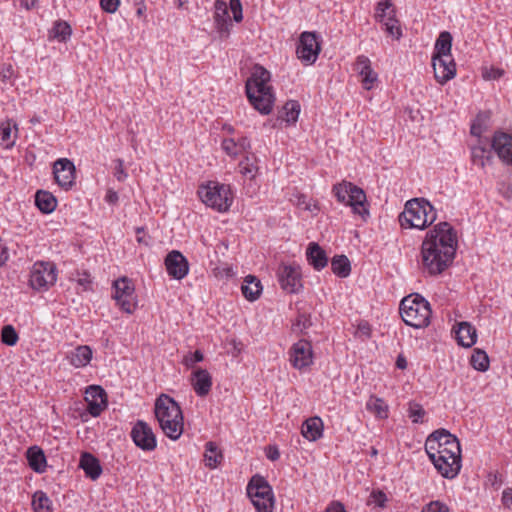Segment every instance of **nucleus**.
Listing matches in <instances>:
<instances>
[{
  "mask_svg": "<svg viewBox=\"0 0 512 512\" xmlns=\"http://www.w3.org/2000/svg\"><path fill=\"white\" fill-rule=\"evenodd\" d=\"M26 457L30 468L36 473H44L47 460L44 451L38 446H31L26 451Z\"/></svg>",
  "mask_w": 512,
  "mask_h": 512,
  "instance_id": "26",
  "label": "nucleus"
},
{
  "mask_svg": "<svg viewBox=\"0 0 512 512\" xmlns=\"http://www.w3.org/2000/svg\"><path fill=\"white\" fill-rule=\"evenodd\" d=\"M491 147L497 156L506 164L512 165V135L496 131L491 139Z\"/></svg>",
  "mask_w": 512,
  "mask_h": 512,
  "instance_id": "19",
  "label": "nucleus"
},
{
  "mask_svg": "<svg viewBox=\"0 0 512 512\" xmlns=\"http://www.w3.org/2000/svg\"><path fill=\"white\" fill-rule=\"evenodd\" d=\"M437 472L444 478L454 479L462 467L461 457H448V455H436L435 460H430Z\"/></svg>",
  "mask_w": 512,
  "mask_h": 512,
  "instance_id": "18",
  "label": "nucleus"
},
{
  "mask_svg": "<svg viewBox=\"0 0 512 512\" xmlns=\"http://www.w3.org/2000/svg\"><path fill=\"white\" fill-rule=\"evenodd\" d=\"M365 407L368 412L378 419H386L388 417L389 407L382 398L371 395Z\"/></svg>",
  "mask_w": 512,
  "mask_h": 512,
  "instance_id": "34",
  "label": "nucleus"
},
{
  "mask_svg": "<svg viewBox=\"0 0 512 512\" xmlns=\"http://www.w3.org/2000/svg\"><path fill=\"white\" fill-rule=\"evenodd\" d=\"M35 205L41 212L49 214L56 209L57 200L52 193L38 190L35 194Z\"/></svg>",
  "mask_w": 512,
  "mask_h": 512,
  "instance_id": "33",
  "label": "nucleus"
},
{
  "mask_svg": "<svg viewBox=\"0 0 512 512\" xmlns=\"http://www.w3.org/2000/svg\"><path fill=\"white\" fill-rule=\"evenodd\" d=\"M31 505L34 512H54L51 499L42 490H37L33 494Z\"/></svg>",
  "mask_w": 512,
  "mask_h": 512,
  "instance_id": "36",
  "label": "nucleus"
},
{
  "mask_svg": "<svg viewBox=\"0 0 512 512\" xmlns=\"http://www.w3.org/2000/svg\"><path fill=\"white\" fill-rule=\"evenodd\" d=\"M432 66L436 81L442 85L456 75V64L451 56H432Z\"/></svg>",
  "mask_w": 512,
  "mask_h": 512,
  "instance_id": "16",
  "label": "nucleus"
},
{
  "mask_svg": "<svg viewBox=\"0 0 512 512\" xmlns=\"http://www.w3.org/2000/svg\"><path fill=\"white\" fill-rule=\"evenodd\" d=\"M456 339L459 345L469 348L476 343V329L468 322H461L456 330Z\"/></svg>",
  "mask_w": 512,
  "mask_h": 512,
  "instance_id": "28",
  "label": "nucleus"
},
{
  "mask_svg": "<svg viewBox=\"0 0 512 512\" xmlns=\"http://www.w3.org/2000/svg\"><path fill=\"white\" fill-rule=\"evenodd\" d=\"M79 466L83 469L85 475L92 480L98 479L102 473L100 461L89 452L81 454Z\"/></svg>",
  "mask_w": 512,
  "mask_h": 512,
  "instance_id": "25",
  "label": "nucleus"
},
{
  "mask_svg": "<svg viewBox=\"0 0 512 512\" xmlns=\"http://www.w3.org/2000/svg\"><path fill=\"white\" fill-rule=\"evenodd\" d=\"M114 176L120 182L125 181V179L128 177V174L126 173L123 167V160L121 159L115 160Z\"/></svg>",
  "mask_w": 512,
  "mask_h": 512,
  "instance_id": "55",
  "label": "nucleus"
},
{
  "mask_svg": "<svg viewBox=\"0 0 512 512\" xmlns=\"http://www.w3.org/2000/svg\"><path fill=\"white\" fill-rule=\"evenodd\" d=\"M246 490L257 512H273V490L264 477L254 475L249 481Z\"/></svg>",
  "mask_w": 512,
  "mask_h": 512,
  "instance_id": "8",
  "label": "nucleus"
},
{
  "mask_svg": "<svg viewBox=\"0 0 512 512\" xmlns=\"http://www.w3.org/2000/svg\"><path fill=\"white\" fill-rule=\"evenodd\" d=\"M387 496L382 490H373L367 500L368 505H374L380 508H384L387 502Z\"/></svg>",
  "mask_w": 512,
  "mask_h": 512,
  "instance_id": "47",
  "label": "nucleus"
},
{
  "mask_svg": "<svg viewBox=\"0 0 512 512\" xmlns=\"http://www.w3.org/2000/svg\"><path fill=\"white\" fill-rule=\"evenodd\" d=\"M246 162H244L243 160H241L238 164V169H239V172L241 174H243L244 176H248L250 178H253L255 173H254V166L252 164H249L248 163V158L245 156L244 157Z\"/></svg>",
  "mask_w": 512,
  "mask_h": 512,
  "instance_id": "54",
  "label": "nucleus"
},
{
  "mask_svg": "<svg viewBox=\"0 0 512 512\" xmlns=\"http://www.w3.org/2000/svg\"><path fill=\"white\" fill-rule=\"evenodd\" d=\"M155 416L163 433L177 440L183 433V414L179 404L170 396L161 394L155 401Z\"/></svg>",
  "mask_w": 512,
  "mask_h": 512,
  "instance_id": "3",
  "label": "nucleus"
},
{
  "mask_svg": "<svg viewBox=\"0 0 512 512\" xmlns=\"http://www.w3.org/2000/svg\"><path fill=\"white\" fill-rule=\"evenodd\" d=\"M375 19L383 25L396 19V11L391 0H381L377 3Z\"/></svg>",
  "mask_w": 512,
  "mask_h": 512,
  "instance_id": "31",
  "label": "nucleus"
},
{
  "mask_svg": "<svg viewBox=\"0 0 512 512\" xmlns=\"http://www.w3.org/2000/svg\"><path fill=\"white\" fill-rule=\"evenodd\" d=\"M223 460L222 450L215 442L209 441L205 444L204 464L210 469L216 468Z\"/></svg>",
  "mask_w": 512,
  "mask_h": 512,
  "instance_id": "32",
  "label": "nucleus"
},
{
  "mask_svg": "<svg viewBox=\"0 0 512 512\" xmlns=\"http://www.w3.org/2000/svg\"><path fill=\"white\" fill-rule=\"evenodd\" d=\"M425 414L426 412L420 404L415 402L409 403L408 416L413 423H421Z\"/></svg>",
  "mask_w": 512,
  "mask_h": 512,
  "instance_id": "46",
  "label": "nucleus"
},
{
  "mask_svg": "<svg viewBox=\"0 0 512 512\" xmlns=\"http://www.w3.org/2000/svg\"><path fill=\"white\" fill-rule=\"evenodd\" d=\"M321 46L315 32H303L298 41L296 54L305 64H314L320 53Z\"/></svg>",
  "mask_w": 512,
  "mask_h": 512,
  "instance_id": "11",
  "label": "nucleus"
},
{
  "mask_svg": "<svg viewBox=\"0 0 512 512\" xmlns=\"http://www.w3.org/2000/svg\"><path fill=\"white\" fill-rule=\"evenodd\" d=\"M134 444L143 451H153L157 447L152 428L143 420H138L130 432Z\"/></svg>",
  "mask_w": 512,
  "mask_h": 512,
  "instance_id": "13",
  "label": "nucleus"
},
{
  "mask_svg": "<svg viewBox=\"0 0 512 512\" xmlns=\"http://www.w3.org/2000/svg\"><path fill=\"white\" fill-rule=\"evenodd\" d=\"M471 365L474 369L485 372L489 368V357L483 350H474L471 356Z\"/></svg>",
  "mask_w": 512,
  "mask_h": 512,
  "instance_id": "42",
  "label": "nucleus"
},
{
  "mask_svg": "<svg viewBox=\"0 0 512 512\" xmlns=\"http://www.w3.org/2000/svg\"><path fill=\"white\" fill-rule=\"evenodd\" d=\"M57 280L56 266L52 262L39 261L33 264L29 283L32 289L46 291Z\"/></svg>",
  "mask_w": 512,
  "mask_h": 512,
  "instance_id": "9",
  "label": "nucleus"
},
{
  "mask_svg": "<svg viewBox=\"0 0 512 512\" xmlns=\"http://www.w3.org/2000/svg\"><path fill=\"white\" fill-rule=\"evenodd\" d=\"M332 192L337 201L350 206L354 214L360 215L363 219L369 216L366 207V194L362 188L351 182L343 181L334 185Z\"/></svg>",
  "mask_w": 512,
  "mask_h": 512,
  "instance_id": "7",
  "label": "nucleus"
},
{
  "mask_svg": "<svg viewBox=\"0 0 512 512\" xmlns=\"http://www.w3.org/2000/svg\"><path fill=\"white\" fill-rule=\"evenodd\" d=\"M228 8L232 13V19L236 23L243 20V8L240 0H229V6L226 5V16L228 15Z\"/></svg>",
  "mask_w": 512,
  "mask_h": 512,
  "instance_id": "45",
  "label": "nucleus"
},
{
  "mask_svg": "<svg viewBox=\"0 0 512 512\" xmlns=\"http://www.w3.org/2000/svg\"><path fill=\"white\" fill-rule=\"evenodd\" d=\"M119 197H118V194L116 191H113V190H108L107 191V194L105 196V200L110 203V204H115L117 203Z\"/></svg>",
  "mask_w": 512,
  "mask_h": 512,
  "instance_id": "61",
  "label": "nucleus"
},
{
  "mask_svg": "<svg viewBox=\"0 0 512 512\" xmlns=\"http://www.w3.org/2000/svg\"><path fill=\"white\" fill-rule=\"evenodd\" d=\"M53 174L56 183L63 189H70L75 183V165L67 158H60L54 162Z\"/></svg>",
  "mask_w": 512,
  "mask_h": 512,
  "instance_id": "14",
  "label": "nucleus"
},
{
  "mask_svg": "<svg viewBox=\"0 0 512 512\" xmlns=\"http://www.w3.org/2000/svg\"><path fill=\"white\" fill-rule=\"evenodd\" d=\"M362 76V82L366 89H370L372 84L377 80V75L374 73L372 68L360 74Z\"/></svg>",
  "mask_w": 512,
  "mask_h": 512,
  "instance_id": "53",
  "label": "nucleus"
},
{
  "mask_svg": "<svg viewBox=\"0 0 512 512\" xmlns=\"http://www.w3.org/2000/svg\"><path fill=\"white\" fill-rule=\"evenodd\" d=\"M191 385L199 397L206 396L212 386V378L209 372L202 368H197L191 374Z\"/></svg>",
  "mask_w": 512,
  "mask_h": 512,
  "instance_id": "23",
  "label": "nucleus"
},
{
  "mask_svg": "<svg viewBox=\"0 0 512 512\" xmlns=\"http://www.w3.org/2000/svg\"><path fill=\"white\" fill-rule=\"evenodd\" d=\"M243 348V343L234 338L228 342L226 341V354H231L233 357H237L242 352Z\"/></svg>",
  "mask_w": 512,
  "mask_h": 512,
  "instance_id": "51",
  "label": "nucleus"
},
{
  "mask_svg": "<svg viewBox=\"0 0 512 512\" xmlns=\"http://www.w3.org/2000/svg\"><path fill=\"white\" fill-rule=\"evenodd\" d=\"M262 290L263 287L261 281L253 275L246 276L241 285V292L243 296L250 302L256 301L260 297Z\"/></svg>",
  "mask_w": 512,
  "mask_h": 512,
  "instance_id": "27",
  "label": "nucleus"
},
{
  "mask_svg": "<svg viewBox=\"0 0 512 512\" xmlns=\"http://www.w3.org/2000/svg\"><path fill=\"white\" fill-rule=\"evenodd\" d=\"M452 35L448 31L439 34L434 45L432 56H451Z\"/></svg>",
  "mask_w": 512,
  "mask_h": 512,
  "instance_id": "35",
  "label": "nucleus"
},
{
  "mask_svg": "<svg viewBox=\"0 0 512 512\" xmlns=\"http://www.w3.org/2000/svg\"><path fill=\"white\" fill-rule=\"evenodd\" d=\"M300 114V104L298 101L290 100L286 102L283 107L280 118L288 124H293L297 121Z\"/></svg>",
  "mask_w": 512,
  "mask_h": 512,
  "instance_id": "41",
  "label": "nucleus"
},
{
  "mask_svg": "<svg viewBox=\"0 0 512 512\" xmlns=\"http://www.w3.org/2000/svg\"><path fill=\"white\" fill-rule=\"evenodd\" d=\"M308 263L317 271L322 270L328 264L326 252L316 242L309 243L306 250Z\"/></svg>",
  "mask_w": 512,
  "mask_h": 512,
  "instance_id": "24",
  "label": "nucleus"
},
{
  "mask_svg": "<svg viewBox=\"0 0 512 512\" xmlns=\"http://www.w3.org/2000/svg\"><path fill=\"white\" fill-rule=\"evenodd\" d=\"M396 367L400 370L407 368V360L403 354H399L396 359Z\"/></svg>",
  "mask_w": 512,
  "mask_h": 512,
  "instance_id": "63",
  "label": "nucleus"
},
{
  "mask_svg": "<svg viewBox=\"0 0 512 512\" xmlns=\"http://www.w3.org/2000/svg\"><path fill=\"white\" fill-rule=\"evenodd\" d=\"M12 128L15 129V138L17 137V124L12 120L8 119L0 124V140L4 144L6 149H10L15 145V140L10 141Z\"/></svg>",
  "mask_w": 512,
  "mask_h": 512,
  "instance_id": "40",
  "label": "nucleus"
},
{
  "mask_svg": "<svg viewBox=\"0 0 512 512\" xmlns=\"http://www.w3.org/2000/svg\"><path fill=\"white\" fill-rule=\"evenodd\" d=\"M248 148H250V142L247 138L241 137L236 141L234 138L226 137V155L237 157L246 153Z\"/></svg>",
  "mask_w": 512,
  "mask_h": 512,
  "instance_id": "37",
  "label": "nucleus"
},
{
  "mask_svg": "<svg viewBox=\"0 0 512 512\" xmlns=\"http://www.w3.org/2000/svg\"><path fill=\"white\" fill-rule=\"evenodd\" d=\"M489 121H490V112H488V111L479 112L471 124V128H470L471 135L477 137L478 139H482L481 135L484 131H486L488 129Z\"/></svg>",
  "mask_w": 512,
  "mask_h": 512,
  "instance_id": "39",
  "label": "nucleus"
},
{
  "mask_svg": "<svg viewBox=\"0 0 512 512\" xmlns=\"http://www.w3.org/2000/svg\"><path fill=\"white\" fill-rule=\"evenodd\" d=\"M203 359V353L200 350H196L184 357L183 364L188 368H192L196 363L203 361Z\"/></svg>",
  "mask_w": 512,
  "mask_h": 512,
  "instance_id": "52",
  "label": "nucleus"
},
{
  "mask_svg": "<svg viewBox=\"0 0 512 512\" xmlns=\"http://www.w3.org/2000/svg\"><path fill=\"white\" fill-rule=\"evenodd\" d=\"M215 24L220 34L224 31V1L216 0L215 2Z\"/></svg>",
  "mask_w": 512,
  "mask_h": 512,
  "instance_id": "48",
  "label": "nucleus"
},
{
  "mask_svg": "<svg viewBox=\"0 0 512 512\" xmlns=\"http://www.w3.org/2000/svg\"><path fill=\"white\" fill-rule=\"evenodd\" d=\"M113 298L122 311L132 314L136 308L135 286L127 277H121L113 283Z\"/></svg>",
  "mask_w": 512,
  "mask_h": 512,
  "instance_id": "10",
  "label": "nucleus"
},
{
  "mask_svg": "<svg viewBox=\"0 0 512 512\" xmlns=\"http://www.w3.org/2000/svg\"><path fill=\"white\" fill-rule=\"evenodd\" d=\"M502 503L505 507H512V488H506L502 493Z\"/></svg>",
  "mask_w": 512,
  "mask_h": 512,
  "instance_id": "59",
  "label": "nucleus"
},
{
  "mask_svg": "<svg viewBox=\"0 0 512 512\" xmlns=\"http://www.w3.org/2000/svg\"><path fill=\"white\" fill-rule=\"evenodd\" d=\"M120 5V0H100L101 8L107 13H114Z\"/></svg>",
  "mask_w": 512,
  "mask_h": 512,
  "instance_id": "57",
  "label": "nucleus"
},
{
  "mask_svg": "<svg viewBox=\"0 0 512 512\" xmlns=\"http://www.w3.org/2000/svg\"><path fill=\"white\" fill-rule=\"evenodd\" d=\"M421 512H450L446 504L436 500L430 501L422 507Z\"/></svg>",
  "mask_w": 512,
  "mask_h": 512,
  "instance_id": "50",
  "label": "nucleus"
},
{
  "mask_svg": "<svg viewBox=\"0 0 512 512\" xmlns=\"http://www.w3.org/2000/svg\"><path fill=\"white\" fill-rule=\"evenodd\" d=\"M359 331L366 337L370 336V327L368 324H360L358 327Z\"/></svg>",
  "mask_w": 512,
  "mask_h": 512,
  "instance_id": "64",
  "label": "nucleus"
},
{
  "mask_svg": "<svg viewBox=\"0 0 512 512\" xmlns=\"http://www.w3.org/2000/svg\"><path fill=\"white\" fill-rule=\"evenodd\" d=\"M52 33L54 38L60 42H65L71 36L72 29L67 22L59 20L54 23Z\"/></svg>",
  "mask_w": 512,
  "mask_h": 512,
  "instance_id": "43",
  "label": "nucleus"
},
{
  "mask_svg": "<svg viewBox=\"0 0 512 512\" xmlns=\"http://www.w3.org/2000/svg\"><path fill=\"white\" fill-rule=\"evenodd\" d=\"M491 141L487 138L478 139V143L471 147V161L474 165L484 168L487 164H490L493 160V149Z\"/></svg>",
  "mask_w": 512,
  "mask_h": 512,
  "instance_id": "22",
  "label": "nucleus"
},
{
  "mask_svg": "<svg viewBox=\"0 0 512 512\" xmlns=\"http://www.w3.org/2000/svg\"><path fill=\"white\" fill-rule=\"evenodd\" d=\"M68 359L76 368L85 367L92 359V349L87 345L77 346L69 353Z\"/></svg>",
  "mask_w": 512,
  "mask_h": 512,
  "instance_id": "29",
  "label": "nucleus"
},
{
  "mask_svg": "<svg viewBox=\"0 0 512 512\" xmlns=\"http://www.w3.org/2000/svg\"><path fill=\"white\" fill-rule=\"evenodd\" d=\"M277 278L281 288L287 293H298L302 288L300 267L281 264L277 269Z\"/></svg>",
  "mask_w": 512,
  "mask_h": 512,
  "instance_id": "12",
  "label": "nucleus"
},
{
  "mask_svg": "<svg viewBox=\"0 0 512 512\" xmlns=\"http://www.w3.org/2000/svg\"><path fill=\"white\" fill-rule=\"evenodd\" d=\"M136 234H137V241L141 244L148 245L149 241L146 239L144 235V228L143 227H137L136 228Z\"/></svg>",
  "mask_w": 512,
  "mask_h": 512,
  "instance_id": "62",
  "label": "nucleus"
},
{
  "mask_svg": "<svg viewBox=\"0 0 512 512\" xmlns=\"http://www.w3.org/2000/svg\"><path fill=\"white\" fill-rule=\"evenodd\" d=\"M437 219V212L425 198H413L406 202L404 211L399 215L402 228L424 230Z\"/></svg>",
  "mask_w": 512,
  "mask_h": 512,
  "instance_id": "4",
  "label": "nucleus"
},
{
  "mask_svg": "<svg viewBox=\"0 0 512 512\" xmlns=\"http://www.w3.org/2000/svg\"><path fill=\"white\" fill-rule=\"evenodd\" d=\"M290 361L299 370L310 366L313 363L311 343L304 339L294 343L290 351Z\"/></svg>",
  "mask_w": 512,
  "mask_h": 512,
  "instance_id": "15",
  "label": "nucleus"
},
{
  "mask_svg": "<svg viewBox=\"0 0 512 512\" xmlns=\"http://www.w3.org/2000/svg\"><path fill=\"white\" fill-rule=\"evenodd\" d=\"M223 185L217 182H209L207 185L199 187L198 195L201 201L219 212L223 211V198L221 195V189Z\"/></svg>",
  "mask_w": 512,
  "mask_h": 512,
  "instance_id": "17",
  "label": "nucleus"
},
{
  "mask_svg": "<svg viewBox=\"0 0 512 512\" xmlns=\"http://www.w3.org/2000/svg\"><path fill=\"white\" fill-rule=\"evenodd\" d=\"M19 340L18 333L13 325H4L1 329V341L7 346H15Z\"/></svg>",
  "mask_w": 512,
  "mask_h": 512,
  "instance_id": "44",
  "label": "nucleus"
},
{
  "mask_svg": "<svg viewBox=\"0 0 512 512\" xmlns=\"http://www.w3.org/2000/svg\"><path fill=\"white\" fill-rule=\"evenodd\" d=\"M165 266L168 275L177 280L183 279L189 271L187 259L177 250H172L167 254Z\"/></svg>",
  "mask_w": 512,
  "mask_h": 512,
  "instance_id": "20",
  "label": "nucleus"
},
{
  "mask_svg": "<svg viewBox=\"0 0 512 512\" xmlns=\"http://www.w3.org/2000/svg\"><path fill=\"white\" fill-rule=\"evenodd\" d=\"M87 411L97 417L107 407L106 392L100 386H90L86 390Z\"/></svg>",
  "mask_w": 512,
  "mask_h": 512,
  "instance_id": "21",
  "label": "nucleus"
},
{
  "mask_svg": "<svg viewBox=\"0 0 512 512\" xmlns=\"http://www.w3.org/2000/svg\"><path fill=\"white\" fill-rule=\"evenodd\" d=\"M383 26L385 27L386 33L395 38L396 40H399L402 37V29L397 19L390 22H386V24Z\"/></svg>",
  "mask_w": 512,
  "mask_h": 512,
  "instance_id": "49",
  "label": "nucleus"
},
{
  "mask_svg": "<svg viewBox=\"0 0 512 512\" xmlns=\"http://www.w3.org/2000/svg\"><path fill=\"white\" fill-rule=\"evenodd\" d=\"M331 269L340 278H346L351 272V264L347 256L335 255L331 260Z\"/></svg>",
  "mask_w": 512,
  "mask_h": 512,
  "instance_id": "38",
  "label": "nucleus"
},
{
  "mask_svg": "<svg viewBox=\"0 0 512 512\" xmlns=\"http://www.w3.org/2000/svg\"><path fill=\"white\" fill-rule=\"evenodd\" d=\"M457 233L448 222L430 229L421 245V269L429 276H438L452 265L457 250Z\"/></svg>",
  "mask_w": 512,
  "mask_h": 512,
  "instance_id": "1",
  "label": "nucleus"
},
{
  "mask_svg": "<svg viewBox=\"0 0 512 512\" xmlns=\"http://www.w3.org/2000/svg\"><path fill=\"white\" fill-rule=\"evenodd\" d=\"M266 457L271 461H276L280 457V452L277 446L269 445L266 448Z\"/></svg>",
  "mask_w": 512,
  "mask_h": 512,
  "instance_id": "58",
  "label": "nucleus"
},
{
  "mask_svg": "<svg viewBox=\"0 0 512 512\" xmlns=\"http://www.w3.org/2000/svg\"><path fill=\"white\" fill-rule=\"evenodd\" d=\"M326 512H346L344 506L339 502H334L328 506Z\"/></svg>",
  "mask_w": 512,
  "mask_h": 512,
  "instance_id": "60",
  "label": "nucleus"
},
{
  "mask_svg": "<svg viewBox=\"0 0 512 512\" xmlns=\"http://www.w3.org/2000/svg\"><path fill=\"white\" fill-rule=\"evenodd\" d=\"M431 308L429 302L419 294L404 297L400 303V315L408 326L424 328L430 323Z\"/></svg>",
  "mask_w": 512,
  "mask_h": 512,
  "instance_id": "5",
  "label": "nucleus"
},
{
  "mask_svg": "<svg viewBox=\"0 0 512 512\" xmlns=\"http://www.w3.org/2000/svg\"><path fill=\"white\" fill-rule=\"evenodd\" d=\"M425 452L430 460H435L436 455H448V457H461V447L458 438L446 429H438L432 432L425 441Z\"/></svg>",
  "mask_w": 512,
  "mask_h": 512,
  "instance_id": "6",
  "label": "nucleus"
},
{
  "mask_svg": "<svg viewBox=\"0 0 512 512\" xmlns=\"http://www.w3.org/2000/svg\"><path fill=\"white\" fill-rule=\"evenodd\" d=\"M371 68V62L368 57L361 55L357 57L356 60V70L359 74H362L363 72L367 71Z\"/></svg>",
  "mask_w": 512,
  "mask_h": 512,
  "instance_id": "56",
  "label": "nucleus"
},
{
  "mask_svg": "<svg viewBox=\"0 0 512 512\" xmlns=\"http://www.w3.org/2000/svg\"><path fill=\"white\" fill-rule=\"evenodd\" d=\"M271 81V73L261 65L253 67L251 76L247 79L245 90L250 104L262 115L271 113L275 93Z\"/></svg>",
  "mask_w": 512,
  "mask_h": 512,
  "instance_id": "2",
  "label": "nucleus"
},
{
  "mask_svg": "<svg viewBox=\"0 0 512 512\" xmlns=\"http://www.w3.org/2000/svg\"><path fill=\"white\" fill-rule=\"evenodd\" d=\"M302 435L309 441H316L323 434V422L319 417H311L302 425Z\"/></svg>",
  "mask_w": 512,
  "mask_h": 512,
  "instance_id": "30",
  "label": "nucleus"
}]
</instances>
